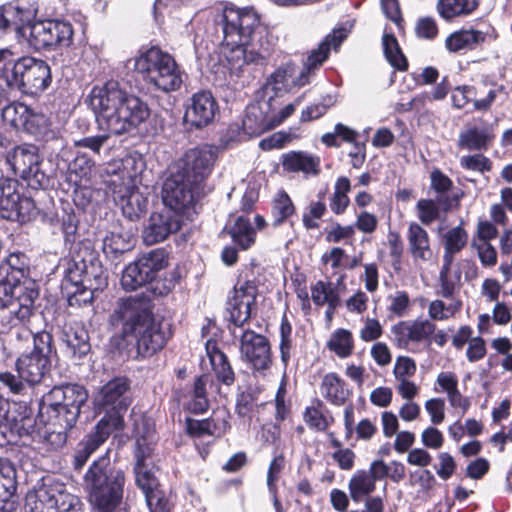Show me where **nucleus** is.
<instances>
[{
    "label": "nucleus",
    "instance_id": "1",
    "mask_svg": "<svg viewBox=\"0 0 512 512\" xmlns=\"http://www.w3.org/2000/svg\"><path fill=\"white\" fill-rule=\"evenodd\" d=\"M89 102L98 129L103 133L75 141V146L88 148L97 154L112 135L127 133L150 116L147 103L135 95L128 94L114 81L95 86L90 92Z\"/></svg>",
    "mask_w": 512,
    "mask_h": 512
},
{
    "label": "nucleus",
    "instance_id": "2",
    "mask_svg": "<svg viewBox=\"0 0 512 512\" xmlns=\"http://www.w3.org/2000/svg\"><path fill=\"white\" fill-rule=\"evenodd\" d=\"M88 393L79 384L52 388L39 401L37 421V453L46 456L61 449L67 441V431L75 425Z\"/></svg>",
    "mask_w": 512,
    "mask_h": 512
},
{
    "label": "nucleus",
    "instance_id": "3",
    "mask_svg": "<svg viewBox=\"0 0 512 512\" xmlns=\"http://www.w3.org/2000/svg\"><path fill=\"white\" fill-rule=\"evenodd\" d=\"M222 24V49L232 74L240 76L245 66L264 62L270 44L263 36L260 16L253 8L225 7Z\"/></svg>",
    "mask_w": 512,
    "mask_h": 512
},
{
    "label": "nucleus",
    "instance_id": "4",
    "mask_svg": "<svg viewBox=\"0 0 512 512\" xmlns=\"http://www.w3.org/2000/svg\"><path fill=\"white\" fill-rule=\"evenodd\" d=\"M111 324L122 325L123 338L135 340L138 354L146 357L161 350L168 339V332L156 321L148 304L135 297L120 299L110 316Z\"/></svg>",
    "mask_w": 512,
    "mask_h": 512
},
{
    "label": "nucleus",
    "instance_id": "5",
    "mask_svg": "<svg viewBox=\"0 0 512 512\" xmlns=\"http://www.w3.org/2000/svg\"><path fill=\"white\" fill-rule=\"evenodd\" d=\"M141 170V161L132 156L114 161L106 168L109 176L107 187L113 193L115 202L120 205L123 215L130 220L139 219L147 211L148 198L137 188Z\"/></svg>",
    "mask_w": 512,
    "mask_h": 512
},
{
    "label": "nucleus",
    "instance_id": "6",
    "mask_svg": "<svg viewBox=\"0 0 512 512\" xmlns=\"http://www.w3.org/2000/svg\"><path fill=\"white\" fill-rule=\"evenodd\" d=\"M124 482V473L110 466L107 455L94 461L85 475L90 502L101 512L115 509L122 498Z\"/></svg>",
    "mask_w": 512,
    "mask_h": 512
},
{
    "label": "nucleus",
    "instance_id": "7",
    "mask_svg": "<svg viewBox=\"0 0 512 512\" xmlns=\"http://www.w3.org/2000/svg\"><path fill=\"white\" fill-rule=\"evenodd\" d=\"M134 69L146 82L163 92L176 91L183 83L184 71L172 55L158 47L141 51L134 59Z\"/></svg>",
    "mask_w": 512,
    "mask_h": 512
},
{
    "label": "nucleus",
    "instance_id": "8",
    "mask_svg": "<svg viewBox=\"0 0 512 512\" xmlns=\"http://www.w3.org/2000/svg\"><path fill=\"white\" fill-rule=\"evenodd\" d=\"M202 191L201 185L186 180L183 175L172 174L163 184L162 200L166 209L191 221L197 214L196 205Z\"/></svg>",
    "mask_w": 512,
    "mask_h": 512
},
{
    "label": "nucleus",
    "instance_id": "9",
    "mask_svg": "<svg viewBox=\"0 0 512 512\" xmlns=\"http://www.w3.org/2000/svg\"><path fill=\"white\" fill-rule=\"evenodd\" d=\"M134 437L136 439V464L134 468L136 483L146 494L157 489L158 481L149 469L148 463L154 449L155 431L143 416H137L134 419Z\"/></svg>",
    "mask_w": 512,
    "mask_h": 512
},
{
    "label": "nucleus",
    "instance_id": "10",
    "mask_svg": "<svg viewBox=\"0 0 512 512\" xmlns=\"http://www.w3.org/2000/svg\"><path fill=\"white\" fill-rule=\"evenodd\" d=\"M166 265L165 252L161 249L152 250L125 268L121 277L122 287L134 291L151 282Z\"/></svg>",
    "mask_w": 512,
    "mask_h": 512
},
{
    "label": "nucleus",
    "instance_id": "11",
    "mask_svg": "<svg viewBox=\"0 0 512 512\" xmlns=\"http://www.w3.org/2000/svg\"><path fill=\"white\" fill-rule=\"evenodd\" d=\"M166 265L165 252L161 249L152 250L125 268L121 277L122 287L134 291L151 282Z\"/></svg>",
    "mask_w": 512,
    "mask_h": 512
},
{
    "label": "nucleus",
    "instance_id": "12",
    "mask_svg": "<svg viewBox=\"0 0 512 512\" xmlns=\"http://www.w3.org/2000/svg\"><path fill=\"white\" fill-rule=\"evenodd\" d=\"M216 153L211 146L201 145L187 149L178 160L179 171L186 180L202 186L212 172Z\"/></svg>",
    "mask_w": 512,
    "mask_h": 512
},
{
    "label": "nucleus",
    "instance_id": "13",
    "mask_svg": "<svg viewBox=\"0 0 512 512\" xmlns=\"http://www.w3.org/2000/svg\"><path fill=\"white\" fill-rule=\"evenodd\" d=\"M43 484L34 489V512H79L81 501L77 496L54 487L49 478L42 479Z\"/></svg>",
    "mask_w": 512,
    "mask_h": 512
},
{
    "label": "nucleus",
    "instance_id": "14",
    "mask_svg": "<svg viewBox=\"0 0 512 512\" xmlns=\"http://www.w3.org/2000/svg\"><path fill=\"white\" fill-rule=\"evenodd\" d=\"M17 306L12 310L16 320L22 324H29L32 317V288L29 282L26 285L14 283L9 278L0 279V309Z\"/></svg>",
    "mask_w": 512,
    "mask_h": 512
},
{
    "label": "nucleus",
    "instance_id": "15",
    "mask_svg": "<svg viewBox=\"0 0 512 512\" xmlns=\"http://www.w3.org/2000/svg\"><path fill=\"white\" fill-rule=\"evenodd\" d=\"M240 353L254 371L264 373L272 365V353L268 339L253 330L246 329L242 332Z\"/></svg>",
    "mask_w": 512,
    "mask_h": 512
},
{
    "label": "nucleus",
    "instance_id": "16",
    "mask_svg": "<svg viewBox=\"0 0 512 512\" xmlns=\"http://www.w3.org/2000/svg\"><path fill=\"white\" fill-rule=\"evenodd\" d=\"M32 199L22 197L16 191L15 183L8 179L0 180V217L21 224L31 220Z\"/></svg>",
    "mask_w": 512,
    "mask_h": 512
},
{
    "label": "nucleus",
    "instance_id": "17",
    "mask_svg": "<svg viewBox=\"0 0 512 512\" xmlns=\"http://www.w3.org/2000/svg\"><path fill=\"white\" fill-rule=\"evenodd\" d=\"M257 286L253 281L239 280L228 295L227 312L236 327H242L251 316V306L255 303Z\"/></svg>",
    "mask_w": 512,
    "mask_h": 512
},
{
    "label": "nucleus",
    "instance_id": "18",
    "mask_svg": "<svg viewBox=\"0 0 512 512\" xmlns=\"http://www.w3.org/2000/svg\"><path fill=\"white\" fill-rule=\"evenodd\" d=\"M346 37L347 31L343 28L334 29L332 33L328 34L318 47L310 52L303 70L297 78L291 81L292 86L302 87L310 83V78L315 71L327 60L330 50H336Z\"/></svg>",
    "mask_w": 512,
    "mask_h": 512
},
{
    "label": "nucleus",
    "instance_id": "19",
    "mask_svg": "<svg viewBox=\"0 0 512 512\" xmlns=\"http://www.w3.org/2000/svg\"><path fill=\"white\" fill-rule=\"evenodd\" d=\"M73 28L69 22L58 20L34 21V49L72 44Z\"/></svg>",
    "mask_w": 512,
    "mask_h": 512
},
{
    "label": "nucleus",
    "instance_id": "20",
    "mask_svg": "<svg viewBox=\"0 0 512 512\" xmlns=\"http://www.w3.org/2000/svg\"><path fill=\"white\" fill-rule=\"evenodd\" d=\"M185 220L173 210L164 208L153 213L143 231V240L147 245H154L165 240L170 234L180 230Z\"/></svg>",
    "mask_w": 512,
    "mask_h": 512
},
{
    "label": "nucleus",
    "instance_id": "21",
    "mask_svg": "<svg viewBox=\"0 0 512 512\" xmlns=\"http://www.w3.org/2000/svg\"><path fill=\"white\" fill-rule=\"evenodd\" d=\"M219 110L218 103L209 91H200L192 95L184 114L186 124L203 128L214 120Z\"/></svg>",
    "mask_w": 512,
    "mask_h": 512
},
{
    "label": "nucleus",
    "instance_id": "22",
    "mask_svg": "<svg viewBox=\"0 0 512 512\" xmlns=\"http://www.w3.org/2000/svg\"><path fill=\"white\" fill-rule=\"evenodd\" d=\"M13 26L19 41L28 43L32 40V17L29 9H22L14 4L0 7V35Z\"/></svg>",
    "mask_w": 512,
    "mask_h": 512
},
{
    "label": "nucleus",
    "instance_id": "23",
    "mask_svg": "<svg viewBox=\"0 0 512 512\" xmlns=\"http://www.w3.org/2000/svg\"><path fill=\"white\" fill-rule=\"evenodd\" d=\"M129 389V383L126 378L118 377L105 384L97 397L98 405L107 409L106 414L117 412L123 417L128 402L124 396Z\"/></svg>",
    "mask_w": 512,
    "mask_h": 512
},
{
    "label": "nucleus",
    "instance_id": "24",
    "mask_svg": "<svg viewBox=\"0 0 512 512\" xmlns=\"http://www.w3.org/2000/svg\"><path fill=\"white\" fill-rule=\"evenodd\" d=\"M123 427L124 420L119 413L105 414L97 423L95 430L87 435L86 438L79 443V446L91 456L107 440L113 431L122 430Z\"/></svg>",
    "mask_w": 512,
    "mask_h": 512
},
{
    "label": "nucleus",
    "instance_id": "25",
    "mask_svg": "<svg viewBox=\"0 0 512 512\" xmlns=\"http://www.w3.org/2000/svg\"><path fill=\"white\" fill-rule=\"evenodd\" d=\"M281 164L284 171L302 173L305 177L318 176L321 171L320 157L301 150L284 153Z\"/></svg>",
    "mask_w": 512,
    "mask_h": 512
},
{
    "label": "nucleus",
    "instance_id": "26",
    "mask_svg": "<svg viewBox=\"0 0 512 512\" xmlns=\"http://www.w3.org/2000/svg\"><path fill=\"white\" fill-rule=\"evenodd\" d=\"M434 390L446 393L450 406L459 409L464 415L471 406L470 398L464 396L458 388V378L450 371L441 372L437 375Z\"/></svg>",
    "mask_w": 512,
    "mask_h": 512
},
{
    "label": "nucleus",
    "instance_id": "27",
    "mask_svg": "<svg viewBox=\"0 0 512 512\" xmlns=\"http://www.w3.org/2000/svg\"><path fill=\"white\" fill-rule=\"evenodd\" d=\"M228 416L225 412H217L212 417L202 420L187 419L186 430L196 438L205 436L220 437L229 429Z\"/></svg>",
    "mask_w": 512,
    "mask_h": 512
},
{
    "label": "nucleus",
    "instance_id": "28",
    "mask_svg": "<svg viewBox=\"0 0 512 512\" xmlns=\"http://www.w3.org/2000/svg\"><path fill=\"white\" fill-rule=\"evenodd\" d=\"M32 354L21 355L16 362L17 375L10 372L0 373V383L13 394H22L26 386L32 385Z\"/></svg>",
    "mask_w": 512,
    "mask_h": 512
},
{
    "label": "nucleus",
    "instance_id": "29",
    "mask_svg": "<svg viewBox=\"0 0 512 512\" xmlns=\"http://www.w3.org/2000/svg\"><path fill=\"white\" fill-rule=\"evenodd\" d=\"M503 90L500 86L496 89H490L487 95L482 99H476L477 89L473 86H460L457 87L452 94V101L454 107L461 109L468 103L473 102L474 109L477 111H488L494 103L498 93Z\"/></svg>",
    "mask_w": 512,
    "mask_h": 512
},
{
    "label": "nucleus",
    "instance_id": "30",
    "mask_svg": "<svg viewBox=\"0 0 512 512\" xmlns=\"http://www.w3.org/2000/svg\"><path fill=\"white\" fill-rule=\"evenodd\" d=\"M2 120L17 132L30 134L32 129V109L22 101H14L2 109Z\"/></svg>",
    "mask_w": 512,
    "mask_h": 512
},
{
    "label": "nucleus",
    "instance_id": "31",
    "mask_svg": "<svg viewBox=\"0 0 512 512\" xmlns=\"http://www.w3.org/2000/svg\"><path fill=\"white\" fill-rule=\"evenodd\" d=\"M319 391L327 402L335 406L344 405L352 394L346 382L334 372L323 376Z\"/></svg>",
    "mask_w": 512,
    "mask_h": 512
},
{
    "label": "nucleus",
    "instance_id": "32",
    "mask_svg": "<svg viewBox=\"0 0 512 512\" xmlns=\"http://www.w3.org/2000/svg\"><path fill=\"white\" fill-rule=\"evenodd\" d=\"M345 274H340L337 282L319 280L311 286V298L316 306L327 305L335 310L340 304V288L343 285Z\"/></svg>",
    "mask_w": 512,
    "mask_h": 512
},
{
    "label": "nucleus",
    "instance_id": "33",
    "mask_svg": "<svg viewBox=\"0 0 512 512\" xmlns=\"http://www.w3.org/2000/svg\"><path fill=\"white\" fill-rule=\"evenodd\" d=\"M487 35V32L481 30L461 29L446 38L445 47L452 53L475 50L486 41Z\"/></svg>",
    "mask_w": 512,
    "mask_h": 512
},
{
    "label": "nucleus",
    "instance_id": "34",
    "mask_svg": "<svg viewBox=\"0 0 512 512\" xmlns=\"http://www.w3.org/2000/svg\"><path fill=\"white\" fill-rule=\"evenodd\" d=\"M16 470L9 462L0 461V512L16 509Z\"/></svg>",
    "mask_w": 512,
    "mask_h": 512
},
{
    "label": "nucleus",
    "instance_id": "35",
    "mask_svg": "<svg viewBox=\"0 0 512 512\" xmlns=\"http://www.w3.org/2000/svg\"><path fill=\"white\" fill-rule=\"evenodd\" d=\"M408 248L415 261L427 262L432 257L428 232L418 223H410L407 230Z\"/></svg>",
    "mask_w": 512,
    "mask_h": 512
},
{
    "label": "nucleus",
    "instance_id": "36",
    "mask_svg": "<svg viewBox=\"0 0 512 512\" xmlns=\"http://www.w3.org/2000/svg\"><path fill=\"white\" fill-rule=\"evenodd\" d=\"M67 279L76 286L82 285L84 289L90 290L92 294L102 291L108 284L107 276L102 267L94 264H91L90 267L84 265V270L80 274L69 268Z\"/></svg>",
    "mask_w": 512,
    "mask_h": 512
},
{
    "label": "nucleus",
    "instance_id": "37",
    "mask_svg": "<svg viewBox=\"0 0 512 512\" xmlns=\"http://www.w3.org/2000/svg\"><path fill=\"white\" fill-rule=\"evenodd\" d=\"M54 356L52 335L46 331L34 334V365L41 377L49 372Z\"/></svg>",
    "mask_w": 512,
    "mask_h": 512
},
{
    "label": "nucleus",
    "instance_id": "38",
    "mask_svg": "<svg viewBox=\"0 0 512 512\" xmlns=\"http://www.w3.org/2000/svg\"><path fill=\"white\" fill-rule=\"evenodd\" d=\"M205 348L217 379L226 385H231L234 382V372L226 355L218 348L217 342L209 339Z\"/></svg>",
    "mask_w": 512,
    "mask_h": 512
},
{
    "label": "nucleus",
    "instance_id": "39",
    "mask_svg": "<svg viewBox=\"0 0 512 512\" xmlns=\"http://www.w3.org/2000/svg\"><path fill=\"white\" fill-rule=\"evenodd\" d=\"M480 4V0H438L436 10L445 21H453L471 15Z\"/></svg>",
    "mask_w": 512,
    "mask_h": 512
},
{
    "label": "nucleus",
    "instance_id": "40",
    "mask_svg": "<svg viewBox=\"0 0 512 512\" xmlns=\"http://www.w3.org/2000/svg\"><path fill=\"white\" fill-rule=\"evenodd\" d=\"M492 136L486 129L475 125H466L459 133L457 145L468 151L487 150Z\"/></svg>",
    "mask_w": 512,
    "mask_h": 512
},
{
    "label": "nucleus",
    "instance_id": "41",
    "mask_svg": "<svg viewBox=\"0 0 512 512\" xmlns=\"http://www.w3.org/2000/svg\"><path fill=\"white\" fill-rule=\"evenodd\" d=\"M243 128L251 136H258L275 128L273 119L260 105H251L247 108L243 119Z\"/></svg>",
    "mask_w": 512,
    "mask_h": 512
},
{
    "label": "nucleus",
    "instance_id": "42",
    "mask_svg": "<svg viewBox=\"0 0 512 512\" xmlns=\"http://www.w3.org/2000/svg\"><path fill=\"white\" fill-rule=\"evenodd\" d=\"M7 162L15 175L29 183L32 175V146L30 144L16 146L8 154Z\"/></svg>",
    "mask_w": 512,
    "mask_h": 512
},
{
    "label": "nucleus",
    "instance_id": "43",
    "mask_svg": "<svg viewBox=\"0 0 512 512\" xmlns=\"http://www.w3.org/2000/svg\"><path fill=\"white\" fill-rule=\"evenodd\" d=\"M442 241L444 246L443 263L452 265L454 255L466 246L468 233L461 225H458L443 233Z\"/></svg>",
    "mask_w": 512,
    "mask_h": 512
},
{
    "label": "nucleus",
    "instance_id": "44",
    "mask_svg": "<svg viewBox=\"0 0 512 512\" xmlns=\"http://www.w3.org/2000/svg\"><path fill=\"white\" fill-rule=\"evenodd\" d=\"M8 271L5 278H9L14 283L26 285L32 288V279L30 278V258L22 252L11 253L7 258Z\"/></svg>",
    "mask_w": 512,
    "mask_h": 512
},
{
    "label": "nucleus",
    "instance_id": "45",
    "mask_svg": "<svg viewBox=\"0 0 512 512\" xmlns=\"http://www.w3.org/2000/svg\"><path fill=\"white\" fill-rule=\"evenodd\" d=\"M64 341L73 356L80 359L90 351L87 330L79 324L70 326L64 333Z\"/></svg>",
    "mask_w": 512,
    "mask_h": 512
},
{
    "label": "nucleus",
    "instance_id": "46",
    "mask_svg": "<svg viewBox=\"0 0 512 512\" xmlns=\"http://www.w3.org/2000/svg\"><path fill=\"white\" fill-rule=\"evenodd\" d=\"M228 232L233 242L243 250L249 249L255 243L256 231L245 216H238Z\"/></svg>",
    "mask_w": 512,
    "mask_h": 512
},
{
    "label": "nucleus",
    "instance_id": "47",
    "mask_svg": "<svg viewBox=\"0 0 512 512\" xmlns=\"http://www.w3.org/2000/svg\"><path fill=\"white\" fill-rule=\"evenodd\" d=\"M303 419L310 429L316 431H325L333 423V417L324 411V404L319 399L305 408Z\"/></svg>",
    "mask_w": 512,
    "mask_h": 512
},
{
    "label": "nucleus",
    "instance_id": "48",
    "mask_svg": "<svg viewBox=\"0 0 512 512\" xmlns=\"http://www.w3.org/2000/svg\"><path fill=\"white\" fill-rule=\"evenodd\" d=\"M348 488L352 500L360 502L364 497L374 492L376 482L374 481V478L370 476L368 471L358 470L351 477Z\"/></svg>",
    "mask_w": 512,
    "mask_h": 512
},
{
    "label": "nucleus",
    "instance_id": "49",
    "mask_svg": "<svg viewBox=\"0 0 512 512\" xmlns=\"http://www.w3.org/2000/svg\"><path fill=\"white\" fill-rule=\"evenodd\" d=\"M327 348L334 352L339 358L344 359L349 357L354 350L352 333L342 328L335 330L327 342Z\"/></svg>",
    "mask_w": 512,
    "mask_h": 512
},
{
    "label": "nucleus",
    "instance_id": "50",
    "mask_svg": "<svg viewBox=\"0 0 512 512\" xmlns=\"http://www.w3.org/2000/svg\"><path fill=\"white\" fill-rule=\"evenodd\" d=\"M295 213V206L284 190H279L272 200L273 225L279 226Z\"/></svg>",
    "mask_w": 512,
    "mask_h": 512
},
{
    "label": "nucleus",
    "instance_id": "51",
    "mask_svg": "<svg viewBox=\"0 0 512 512\" xmlns=\"http://www.w3.org/2000/svg\"><path fill=\"white\" fill-rule=\"evenodd\" d=\"M209 377L201 375L194 382L193 391L184 406L192 413H203L207 410L209 402L206 395V385Z\"/></svg>",
    "mask_w": 512,
    "mask_h": 512
},
{
    "label": "nucleus",
    "instance_id": "52",
    "mask_svg": "<svg viewBox=\"0 0 512 512\" xmlns=\"http://www.w3.org/2000/svg\"><path fill=\"white\" fill-rule=\"evenodd\" d=\"M351 190V183L347 177H339L334 186V192L330 200L331 211L336 215L343 214L350 204L348 193Z\"/></svg>",
    "mask_w": 512,
    "mask_h": 512
},
{
    "label": "nucleus",
    "instance_id": "53",
    "mask_svg": "<svg viewBox=\"0 0 512 512\" xmlns=\"http://www.w3.org/2000/svg\"><path fill=\"white\" fill-rule=\"evenodd\" d=\"M384 54L388 62L400 71L408 68V62L393 34L384 33L382 38Z\"/></svg>",
    "mask_w": 512,
    "mask_h": 512
},
{
    "label": "nucleus",
    "instance_id": "54",
    "mask_svg": "<svg viewBox=\"0 0 512 512\" xmlns=\"http://www.w3.org/2000/svg\"><path fill=\"white\" fill-rule=\"evenodd\" d=\"M412 308V301L407 291L396 290L387 296V311L390 315L398 318L409 315Z\"/></svg>",
    "mask_w": 512,
    "mask_h": 512
},
{
    "label": "nucleus",
    "instance_id": "55",
    "mask_svg": "<svg viewBox=\"0 0 512 512\" xmlns=\"http://www.w3.org/2000/svg\"><path fill=\"white\" fill-rule=\"evenodd\" d=\"M462 307L460 300H454L449 304L444 301L436 299L430 302L428 306V315L430 319L435 321H445L453 318Z\"/></svg>",
    "mask_w": 512,
    "mask_h": 512
},
{
    "label": "nucleus",
    "instance_id": "56",
    "mask_svg": "<svg viewBox=\"0 0 512 512\" xmlns=\"http://www.w3.org/2000/svg\"><path fill=\"white\" fill-rule=\"evenodd\" d=\"M13 81L24 94H28L27 86L32 77V57H22L13 66Z\"/></svg>",
    "mask_w": 512,
    "mask_h": 512
},
{
    "label": "nucleus",
    "instance_id": "57",
    "mask_svg": "<svg viewBox=\"0 0 512 512\" xmlns=\"http://www.w3.org/2000/svg\"><path fill=\"white\" fill-rule=\"evenodd\" d=\"M131 247V236L128 233L111 232L103 240V251L106 254L123 253Z\"/></svg>",
    "mask_w": 512,
    "mask_h": 512
},
{
    "label": "nucleus",
    "instance_id": "58",
    "mask_svg": "<svg viewBox=\"0 0 512 512\" xmlns=\"http://www.w3.org/2000/svg\"><path fill=\"white\" fill-rule=\"evenodd\" d=\"M294 74V67L292 64H286L275 70L267 79L266 85L273 91L279 92L290 88V80Z\"/></svg>",
    "mask_w": 512,
    "mask_h": 512
},
{
    "label": "nucleus",
    "instance_id": "59",
    "mask_svg": "<svg viewBox=\"0 0 512 512\" xmlns=\"http://www.w3.org/2000/svg\"><path fill=\"white\" fill-rule=\"evenodd\" d=\"M326 204L322 199L311 201L302 215V223L307 230L319 228V222L326 213Z\"/></svg>",
    "mask_w": 512,
    "mask_h": 512
},
{
    "label": "nucleus",
    "instance_id": "60",
    "mask_svg": "<svg viewBox=\"0 0 512 512\" xmlns=\"http://www.w3.org/2000/svg\"><path fill=\"white\" fill-rule=\"evenodd\" d=\"M451 266L452 265H446V263H443L439 274L441 287L440 294L447 299L452 298L455 287L461 279L460 272H456L454 276L450 274Z\"/></svg>",
    "mask_w": 512,
    "mask_h": 512
},
{
    "label": "nucleus",
    "instance_id": "61",
    "mask_svg": "<svg viewBox=\"0 0 512 512\" xmlns=\"http://www.w3.org/2000/svg\"><path fill=\"white\" fill-rule=\"evenodd\" d=\"M417 216L424 225H430L440 216V209L437 204L430 199H420L416 204Z\"/></svg>",
    "mask_w": 512,
    "mask_h": 512
},
{
    "label": "nucleus",
    "instance_id": "62",
    "mask_svg": "<svg viewBox=\"0 0 512 512\" xmlns=\"http://www.w3.org/2000/svg\"><path fill=\"white\" fill-rule=\"evenodd\" d=\"M417 365L413 358L408 356H399L395 360L393 368V376L395 381L403 379H411L415 376Z\"/></svg>",
    "mask_w": 512,
    "mask_h": 512
},
{
    "label": "nucleus",
    "instance_id": "63",
    "mask_svg": "<svg viewBox=\"0 0 512 512\" xmlns=\"http://www.w3.org/2000/svg\"><path fill=\"white\" fill-rule=\"evenodd\" d=\"M393 341L398 348L407 349L414 343V337L409 321H401L392 326Z\"/></svg>",
    "mask_w": 512,
    "mask_h": 512
},
{
    "label": "nucleus",
    "instance_id": "64",
    "mask_svg": "<svg viewBox=\"0 0 512 512\" xmlns=\"http://www.w3.org/2000/svg\"><path fill=\"white\" fill-rule=\"evenodd\" d=\"M412 329L414 343H420L428 340L436 330V325L428 319H416L409 321Z\"/></svg>",
    "mask_w": 512,
    "mask_h": 512
}]
</instances>
